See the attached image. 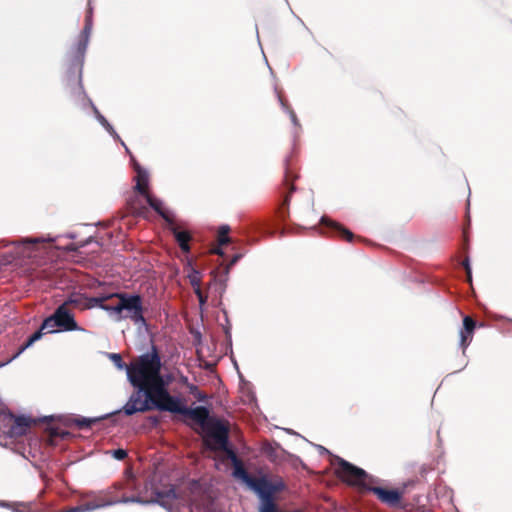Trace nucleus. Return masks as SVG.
<instances>
[{"instance_id":"nucleus-11","label":"nucleus","mask_w":512,"mask_h":512,"mask_svg":"<svg viewBox=\"0 0 512 512\" xmlns=\"http://www.w3.org/2000/svg\"><path fill=\"white\" fill-rule=\"evenodd\" d=\"M60 332L58 330V325H56V320L53 317V315H50L49 317L45 318L39 328L36 332H34L27 341L19 348L17 353H15L12 358L9 360H13L17 358L22 352H24L28 347H30L33 343L40 340L45 333H56Z\"/></svg>"},{"instance_id":"nucleus-8","label":"nucleus","mask_w":512,"mask_h":512,"mask_svg":"<svg viewBox=\"0 0 512 512\" xmlns=\"http://www.w3.org/2000/svg\"><path fill=\"white\" fill-rule=\"evenodd\" d=\"M335 464L337 465L335 474L343 482L350 486L367 487L364 484L365 479L367 478V473L365 470L338 456L335 458Z\"/></svg>"},{"instance_id":"nucleus-34","label":"nucleus","mask_w":512,"mask_h":512,"mask_svg":"<svg viewBox=\"0 0 512 512\" xmlns=\"http://www.w3.org/2000/svg\"><path fill=\"white\" fill-rule=\"evenodd\" d=\"M112 455L117 460H124L127 457V451L124 449H116L112 451Z\"/></svg>"},{"instance_id":"nucleus-24","label":"nucleus","mask_w":512,"mask_h":512,"mask_svg":"<svg viewBox=\"0 0 512 512\" xmlns=\"http://www.w3.org/2000/svg\"><path fill=\"white\" fill-rule=\"evenodd\" d=\"M186 269L187 278L189 280L190 285L193 287V290L201 288L202 275L200 271L194 268L190 262H188Z\"/></svg>"},{"instance_id":"nucleus-3","label":"nucleus","mask_w":512,"mask_h":512,"mask_svg":"<svg viewBox=\"0 0 512 512\" xmlns=\"http://www.w3.org/2000/svg\"><path fill=\"white\" fill-rule=\"evenodd\" d=\"M117 302L111 306L118 319L129 318L135 324H146L142 297L137 294L115 293Z\"/></svg>"},{"instance_id":"nucleus-30","label":"nucleus","mask_w":512,"mask_h":512,"mask_svg":"<svg viewBox=\"0 0 512 512\" xmlns=\"http://www.w3.org/2000/svg\"><path fill=\"white\" fill-rule=\"evenodd\" d=\"M94 112L96 114V117L98 119V121L109 131V132H113V127L109 124V122L107 121V119L102 115L100 114V112L94 107Z\"/></svg>"},{"instance_id":"nucleus-2","label":"nucleus","mask_w":512,"mask_h":512,"mask_svg":"<svg viewBox=\"0 0 512 512\" xmlns=\"http://www.w3.org/2000/svg\"><path fill=\"white\" fill-rule=\"evenodd\" d=\"M88 5L89 14H91L92 8L90 7V0L88 1ZM91 29V15H87L85 19V26L83 28V31L81 32L80 39L77 45L68 53L66 59L67 86L70 88L71 93L77 96L84 94V87L82 83V70Z\"/></svg>"},{"instance_id":"nucleus-36","label":"nucleus","mask_w":512,"mask_h":512,"mask_svg":"<svg viewBox=\"0 0 512 512\" xmlns=\"http://www.w3.org/2000/svg\"><path fill=\"white\" fill-rule=\"evenodd\" d=\"M189 392L193 394L195 397H197L199 400L204 399V396L199 392L198 387L194 384L187 385Z\"/></svg>"},{"instance_id":"nucleus-19","label":"nucleus","mask_w":512,"mask_h":512,"mask_svg":"<svg viewBox=\"0 0 512 512\" xmlns=\"http://www.w3.org/2000/svg\"><path fill=\"white\" fill-rule=\"evenodd\" d=\"M147 203L149 206L157 213L159 214L166 222L173 223L174 219L171 213L164 208L163 202L151 195L150 193H147L144 195Z\"/></svg>"},{"instance_id":"nucleus-39","label":"nucleus","mask_w":512,"mask_h":512,"mask_svg":"<svg viewBox=\"0 0 512 512\" xmlns=\"http://www.w3.org/2000/svg\"><path fill=\"white\" fill-rule=\"evenodd\" d=\"M111 358L114 360V362L116 363V365L119 367V368H122L124 366V363L122 361V358H121V355L120 354H112L111 355Z\"/></svg>"},{"instance_id":"nucleus-14","label":"nucleus","mask_w":512,"mask_h":512,"mask_svg":"<svg viewBox=\"0 0 512 512\" xmlns=\"http://www.w3.org/2000/svg\"><path fill=\"white\" fill-rule=\"evenodd\" d=\"M233 476L241 479L245 484H247L253 491L257 489H261L260 487L264 485L267 481H269L265 476L255 477L250 475L245 469L242 461L233 464Z\"/></svg>"},{"instance_id":"nucleus-25","label":"nucleus","mask_w":512,"mask_h":512,"mask_svg":"<svg viewBox=\"0 0 512 512\" xmlns=\"http://www.w3.org/2000/svg\"><path fill=\"white\" fill-rule=\"evenodd\" d=\"M156 501L165 505L169 503L171 500L176 498V491L174 488L170 487L163 491H156Z\"/></svg>"},{"instance_id":"nucleus-18","label":"nucleus","mask_w":512,"mask_h":512,"mask_svg":"<svg viewBox=\"0 0 512 512\" xmlns=\"http://www.w3.org/2000/svg\"><path fill=\"white\" fill-rule=\"evenodd\" d=\"M134 169L136 171V177H135V180H136V185H135V190L142 196L146 195L147 193H149V177H148V174L147 172L142 169V167L134 161Z\"/></svg>"},{"instance_id":"nucleus-38","label":"nucleus","mask_w":512,"mask_h":512,"mask_svg":"<svg viewBox=\"0 0 512 512\" xmlns=\"http://www.w3.org/2000/svg\"><path fill=\"white\" fill-rule=\"evenodd\" d=\"M242 257L241 254H235L232 259L230 260V262L228 263V265L226 266L225 268V274H228L229 273V269L235 265L237 263V261Z\"/></svg>"},{"instance_id":"nucleus-26","label":"nucleus","mask_w":512,"mask_h":512,"mask_svg":"<svg viewBox=\"0 0 512 512\" xmlns=\"http://www.w3.org/2000/svg\"><path fill=\"white\" fill-rule=\"evenodd\" d=\"M101 418H85V417H81V418H76L74 420V423L76 424V426L80 429H85V428H90L94 423L100 421Z\"/></svg>"},{"instance_id":"nucleus-21","label":"nucleus","mask_w":512,"mask_h":512,"mask_svg":"<svg viewBox=\"0 0 512 512\" xmlns=\"http://www.w3.org/2000/svg\"><path fill=\"white\" fill-rule=\"evenodd\" d=\"M230 227L228 225H222L218 229V235H217V241H218V248H215L212 250V253L218 254L220 256H223V251L221 250V246L227 245L229 243H232L231 237H229Z\"/></svg>"},{"instance_id":"nucleus-37","label":"nucleus","mask_w":512,"mask_h":512,"mask_svg":"<svg viewBox=\"0 0 512 512\" xmlns=\"http://www.w3.org/2000/svg\"><path fill=\"white\" fill-rule=\"evenodd\" d=\"M462 266L464 267V269L466 271L468 281H471L472 275H471V267H470V264H469V258L468 257H466L463 260Z\"/></svg>"},{"instance_id":"nucleus-28","label":"nucleus","mask_w":512,"mask_h":512,"mask_svg":"<svg viewBox=\"0 0 512 512\" xmlns=\"http://www.w3.org/2000/svg\"><path fill=\"white\" fill-rule=\"evenodd\" d=\"M278 99H279L282 107H284L285 109L288 110V112L290 114V118H291L292 122L294 123V125H298V119H297L295 112L288 106L287 101L283 98V96L280 93H278Z\"/></svg>"},{"instance_id":"nucleus-13","label":"nucleus","mask_w":512,"mask_h":512,"mask_svg":"<svg viewBox=\"0 0 512 512\" xmlns=\"http://www.w3.org/2000/svg\"><path fill=\"white\" fill-rule=\"evenodd\" d=\"M52 315L56 320V325H58L59 331H75L79 329L73 314L69 311L66 305L61 304L56 308Z\"/></svg>"},{"instance_id":"nucleus-33","label":"nucleus","mask_w":512,"mask_h":512,"mask_svg":"<svg viewBox=\"0 0 512 512\" xmlns=\"http://www.w3.org/2000/svg\"><path fill=\"white\" fill-rule=\"evenodd\" d=\"M146 212V207H136L133 204L130 205V213L135 216H144Z\"/></svg>"},{"instance_id":"nucleus-22","label":"nucleus","mask_w":512,"mask_h":512,"mask_svg":"<svg viewBox=\"0 0 512 512\" xmlns=\"http://www.w3.org/2000/svg\"><path fill=\"white\" fill-rule=\"evenodd\" d=\"M113 298H115V293L101 297H87V305H89L87 309H91L93 307H100L103 310L112 312L111 306H113V304H107L106 302L112 300Z\"/></svg>"},{"instance_id":"nucleus-6","label":"nucleus","mask_w":512,"mask_h":512,"mask_svg":"<svg viewBox=\"0 0 512 512\" xmlns=\"http://www.w3.org/2000/svg\"><path fill=\"white\" fill-rule=\"evenodd\" d=\"M122 487L123 484L116 483L106 490L89 495L88 499L84 502V504H86V509H88V512L117 503L139 501V499L136 497H127L125 495L118 496L116 494V491L122 489Z\"/></svg>"},{"instance_id":"nucleus-31","label":"nucleus","mask_w":512,"mask_h":512,"mask_svg":"<svg viewBox=\"0 0 512 512\" xmlns=\"http://www.w3.org/2000/svg\"><path fill=\"white\" fill-rule=\"evenodd\" d=\"M68 434V432L60 430L58 428H52L49 433L51 439L56 437L65 438L66 436H68Z\"/></svg>"},{"instance_id":"nucleus-16","label":"nucleus","mask_w":512,"mask_h":512,"mask_svg":"<svg viewBox=\"0 0 512 512\" xmlns=\"http://www.w3.org/2000/svg\"><path fill=\"white\" fill-rule=\"evenodd\" d=\"M475 327L476 321L470 316H465L463 319V327L460 330V346L463 350L470 344Z\"/></svg>"},{"instance_id":"nucleus-10","label":"nucleus","mask_w":512,"mask_h":512,"mask_svg":"<svg viewBox=\"0 0 512 512\" xmlns=\"http://www.w3.org/2000/svg\"><path fill=\"white\" fill-rule=\"evenodd\" d=\"M366 489L376 495L381 503L392 508H403L404 489H389L380 486H367Z\"/></svg>"},{"instance_id":"nucleus-4","label":"nucleus","mask_w":512,"mask_h":512,"mask_svg":"<svg viewBox=\"0 0 512 512\" xmlns=\"http://www.w3.org/2000/svg\"><path fill=\"white\" fill-rule=\"evenodd\" d=\"M158 408L160 411H167L170 413L181 414L187 416L195 423L201 426L204 431L210 423L209 410L204 406H198L195 408L186 407L182 401L172 395H170L164 403L160 404Z\"/></svg>"},{"instance_id":"nucleus-23","label":"nucleus","mask_w":512,"mask_h":512,"mask_svg":"<svg viewBox=\"0 0 512 512\" xmlns=\"http://www.w3.org/2000/svg\"><path fill=\"white\" fill-rule=\"evenodd\" d=\"M87 303L88 302H87L86 296L79 294V293H73L65 300V302L63 304L66 305L67 308H68V306H73L75 308L85 310V309H87V307H89V305H87Z\"/></svg>"},{"instance_id":"nucleus-40","label":"nucleus","mask_w":512,"mask_h":512,"mask_svg":"<svg viewBox=\"0 0 512 512\" xmlns=\"http://www.w3.org/2000/svg\"><path fill=\"white\" fill-rule=\"evenodd\" d=\"M187 381H188L187 377H183L182 382L186 384Z\"/></svg>"},{"instance_id":"nucleus-29","label":"nucleus","mask_w":512,"mask_h":512,"mask_svg":"<svg viewBox=\"0 0 512 512\" xmlns=\"http://www.w3.org/2000/svg\"><path fill=\"white\" fill-rule=\"evenodd\" d=\"M219 451H222L226 454L227 458L231 460L232 465L240 462L241 460L238 458L235 451L229 447V444L225 447V449H220Z\"/></svg>"},{"instance_id":"nucleus-1","label":"nucleus","mask_w":512,"mask_h":512,"mask_svg":"<svg viewBox=\"0 0 512 512\" xmlns=\"http://www.w3.org/2000/svg\"><path fill=\"white\" fill-rule=\"evenodd\" d=\"M162 362L159 351L152 345L151 351L134 358L126 365L127 377L131 385L143 391L158 409L170 396L168 382L161 375Z\"/></svg>"},{"instance_id":"nucleus-27","label":"nucleus","mask_w":512,"mask_h":512,"mask_svg":"<svg viewBox=\"0 0 512 512\" xmlns=\"http://www.w3.org/2000/svg\"><path fill=\"white\" fill-rule=\"evenodd\" d=\"M0 505L2 507L12 508L14 512H29V506L24 503L10 504L6 502H1Z\"/></svg>"},{"instance_id":"nucleus-9","label":"nucleus","mask_w":512,"mask_h":512,"mask_svg":"<svg viewBox=\"0 0 512 512\" xmlns=\"http://www.w3.org/2000/svg\"><path fill=\"white\" fill-rule=\"evenodd\" d=\"M260 488L255 491L261 499L260 512H278L274 494L284 489L283 482L267 481Z\"/></svg>"},{"instance_id":"nucleus-15","label":"nucleus","mask_w":512,"mask_h":512,"mask_svg":"<svg viewBox=\"0 0 512 512\" xmlns=\"http://www.w3.org/2000/svg\"><path fill=\"white\" fill-rule=\"evenodd\" d=\"M9 416L13 421L9 429V434L12 437H20L25 435L31 426L30 419L26 418L25 416H15L12 413H10Z\"/></svg>"},{"instance_id":"nucleus-12","label":"nucleus","mask_w":512,"mask_h":512,"mask_svg":"<svg viewBox=\"0 0 512 512\" xmlns=\"http://www.w3.org/2000/svg\"><path fill=\"white\" fill-rule=\"evenodd\" d=\"M142 394H144L143 391L137 389V391L130 396L128 402L123 407L126 415L130 416L137 412H146L156 408L148 397L145 396L143 400Z\"/></svg>"},{"instance_id":"nucleus-20","label":"nucleus","mask_w":512,"mask_h":512,"mask_svg":"<svg viewBox=\"0 0 512 512\" xmlns=\"http://www.w3.org/2000/svg\"><path fill=\"white\" fill-rule=\"evenodd\" d=\"M172 233L182 252L189 253L191 249L189 242L192 239L190 232L180 230L178 227H174L172 228Z\"/></svg>"},{"instance_id":"nucleus-17","label":"nucleus","mask_w":512,"mask_h":512,"mask_svg":"<svg viewBox=\"0 0 512 512\" xmlns=\"http://www.w3.org/2000/svg\"><path fill=\"white\" fill-rule=\"evenodd\" d=\"M321 222H322V224L327 226L335 235H337L341 239H343L347 242L353 241L354 234L350 230H348L346 227L341 225L340 223L329 220L325 217H323L321 219Z\"/></svg>"},{"instance_id":"nucleus-5","label":"nucleus","mask_w":512,"mask_h":512,"mask_svg":"<svg viewBox=\"0 0 512 512\" xmlns=\"http://www.w3.org/2000/svg\"><path fill=\"white\" fill-rule=\"evenodd\" d=\"M284 179L281 185L283 202L278 208V216L285 221L289 216V204L292 193L295 191L294 181L298 178L296 163L292 154L284 159Z\"/></svg>"},{"instance_id":"nucleus-7","label":"nucleus","mask_w":512,"mask_h":512,"mask_svg":"<svg viewBox=\"0 0 512 512\" xmlns=\"http://www.w3.org/2000/svg\"><path fill=\"white\" fill-rule=\"evenodd\" d=\"M204 432V445L212 451L225 449L229 444V426L221 420H210Z\"/></svg>"},{"instance_id":"nucleus-32","label":"nucleus","mask_w":512,"mask_h":512,"mask_svg":"<svg viewBox=\"0 0 512 512\" xmlns=\"http://www.w3.org/2000/svg\"><path fill=\"white\" fill-rule=\"evenodd\" d=\"M194 293H195V295L197 296V298L199 300L200 306L205 305L206 302H207L208 296L206 294H204L202 289L201 288H197L196 290H194Z\"/></svg>"},{"instance_id":"nucleus-35","label":"nucleus","mask_w":512,"mask_h":512,"mask_svg":"<svg viewBox=\"0 0 512 512\" xmlns=\"http://www.w3.org/2000/svg\"><path fill=\"white\" fill-rule=\"evenodd\" d=\"M58 512H88V509H86V504L82 503L79 506L72 507L69 509L60 510Z\"/></svg>"}]
</instances>
